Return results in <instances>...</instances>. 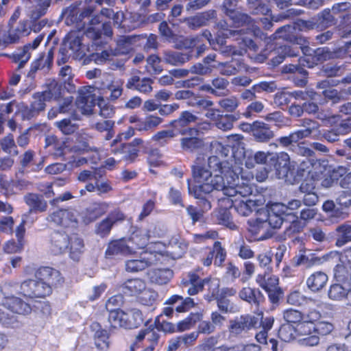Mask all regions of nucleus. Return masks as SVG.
<instances>
[{"label":"nucleus","instance_id":"1","mask_svg":"<svg viewBox=\"0 0 351 351\" xmlns=\"http://www.w3.org/2000/svg\"><path fill=\"white\" fill-rule=\"evenodd\" d=\"M193 175L198 184L191 186L189 184V192L200 200L202 210L210 209L211 204L206 195L213 190L223 191L224 195L228 197L238 195L237 184L226 185L223 177L216 174L213 178L212 173L199 165L193 167Z\"/></svg>","mask_w":351,"mask_h":351},{"label":"nucleus","instance_id":"2","mask_svg":"<svg viewBox=\"0 0 351 351\" xmlns=\"http://www.w3.org/2000/svg\"><path fill=\"white\" fill-rule=\"evenodd\" d=\"M269 156V164L274 167L279 179L284 180L287 184H295L304 176V169L295 168L294 165H291L287 153L282 152Z\"/></svg>","mask_w":351,"mask_h":351},{"label":"nucleus","instance_id":"3","mask_svg":"<svg viewBox=\"0 0 351 351\" xmlns=\"http://www.w3.org/2000/svg\"><path fill=\"white\" fill-rule=\"evenodd\" d=\"M79 213L73 208H57L51 212L46 220L47 222L64 228H76L79 223Z\"/></svg>","mask_w":351,"mask_h":351},{"label":"nucleus","instance_id":"4","mask_svg":"<svg viewBox=\"0 0 351 351\" xmlns=\"http://www.w3.org/2000/svg\"><path fill=\"white\" fill-rule=\"evenodd\" d=\"M213 286L219 288V283L210 278H201L194 272H189L182 278L180 282V287L182 291L186 292L189 295H194L202 291L204 287H207L208 290Z\"/></svg>","mask_w":351,"mask_h":351},{"label":"nucleus","instance_id":"5","mask_svg":"<svg viewBox=\"0 0 351 351\" xmlns=\"http://www.w3.org/2000/svg\"><path fill=\"white\" fill-rule=\"evenodd\" d=\"M237 290L233 287H223L219 291L218 288L213 289L210 295H207L205 298L210 302L213 299L217 301L219 310L223 313H231L235 311L236 305L230 299L236 295Z\"/></svg>","mask_w":351,"mask_h":351},{"label":"nucleus","instance_id":"6","mask_svg":"<svg viewBox=\"0 0 351 351\" xmlns=\"http://www.w3.org/2000/svg\"><path fill=\"white\" fill-rule=\"evenodd\" d=\"M198 120L199 118L196 114L189 110H185L180 113L177 119L170 123V126L173 128L171 130L176 132V136L178 134L182 136L195 134L199 133V130L196 128L190 127L189 125L196 123Z\"/></svg>","mask_w":351,"mask_h":351},{"label":"nucleus","instance_id":"7","mask_svg":"<svg viewBox=\"0 0 351 351\" xmlns=\"http://www.w3.org/2000/svg\"><path fill=\"white\" fill-rule=\"evenodd\" d=\"M26 23H7L0 28V49H4L10 44L16 43L20 35H28L25 29Z\"/></svg>","mask_w":351,"mask_h":351},{"label":"nucleus","instance_id":"8","mask_svg":"<svg viewBox=\"0 0 351 351\" xmlns=\"http://www.w3.org/2000/svg\"><path fill=\"white\" fill-rule=\"evenodd\" d=\"M258 324V317L250 314L242 315L230 320L228 330L233 337L241 336L256 328Z\"/></svg>","mask_w":351,"mask_h":351},{"label":"nucleus","instance_id":"9","mask_svg":"<svg viewBox=\"0 0 351 351\" xmlns=\"http://www.w3.org/2000/svg\"><path fill=\"white\" fill-rule=\"evenodd\" d=\"M162 254L156 252H144L141 253L139 259H130L125 263V271L130 273H136L156 265L160 261Z\"/></svg>","mask_w":351,"mask_h":351},{"label":"nucleus","instance_id":"10","mask_svg":"<svg viewBox=\"0 0 351 351\" xmlns=\"http://www.w3.org/2000/svg\"><path fill=\"white\" fill-rule=\"evenodd\" d=\"M308 42L304 38V43L299 45L300 47H293L289 45H282L276 48L274 51V56L271 61L274 66H277L282 63L286 57H295L299 56L301 50L304 55H311V49L307 45Z\"/></svg>","mask_w":351,"mask_h":351},{"label":"nucleus","instance_id":"11","mask_svg":"<svg viewBox=\"0 0 351 351\" xmlns=\"http://www.w3.org/2000/svg\"><path fill=\"white\" fill-rule=\"evenodd\" d=\"M21 293L29 298H44L51 293V288L38 279L24 280L21 285Z\"/></svg>","mask_w":351,"mask_h":351},{"label":"nucleus","instance_id":"12","mask_svg":"<svg viewBox=\"0 0 351 351\" xmlns=\"http://www.w3.org/2000/svg\"><path fill=\"white\" fill-rule=\"evenodd\" d=\"M60 47L62 52H67L74 59H82L86 56V47L82 39L75 34H69Z\"/></svg>","mask_w":351,"mask_h":351},{"label":"nucleus","instance_id":"13","mask_svg":"<svg viewBox=\"0 0 351 351\" xmlns=\"http://www.w3.org/2000/svg\"><path fill=\"white\" fill-rule=\"evenodd\" d=\"M307 23H288L279 28L276 32V37L282 38L295 45H302L304 37L300 35L302 27H306Z\"/></svg>","mask_w":351,"mask_h":351},{"label":"nucleus","instance_id":"14","mask_svg":"<svg viewBox=\"0 0 351 351\" xmlns=\"http://www.w3.org/2000/svg\"><path fill=\"white\" fill-rule=\"evenodd\" d=\"M35 277L51 288L62 285L63 278L59 271L50 267H41L35 273Z\"/></svg>","mask_w":351,"mask_h":351},{"label":"nucleus","instance_id":"15","mask_svg":"<svg viewBox=\"0 0 351 351\" xmlns=\"http://www.w3.org/2000/svg\"><path fill=\"white\" fill-rule=\"evenodd\" d=\"M133 254V247L128 244L126 238L113 240L107 246L105 256L107 258H114L119 256H129Z\"/></svg>","mask_w":351,"mask_h":351},{"label":"nucleus","instance_id":"16","mask_svg":"<svg viewBox=\"0 0 351 351\" xmlns=\"http://www.w3.org/2000/svg\"><path fill=\"white\" fill-rule=\"evenodd\" d=\"M351 41L347 42L344 46L335 51H330L328 47H320L313 51V60L323 62L330 59L339 58L350 51Z\"/></svg>","mask_w":351,"mask_h":351},{"label":"nucleus","instance_id":"17","mask_svg":"<svg viewBox=\"0 0 351 351\" xmlns=\"http://www.w3.org/2000/svg\"><path fill=\"white\" fill-rule=\"evenodd\" d=\"M98 97L93 93V87H84L79 90V95L76 99V104L84 113L91 114L93 108L97 104Z\"/></svg>","mask_w":351,"mask_h":351},{"label":"nucleus","instance_id":"18","mask_svg":"<svg viewBox=\"0 0 351 351\" xmlns=\"http://www.w3.org/2000/svg\"><path fill=\"white\" fill-rule=\"evenodd\" d=\"M70 236L64 231L56 230L50 236V250L55 255L66 252L69 246Z\"/></svg>","mask_w":351,"mask_h":351},{"label":"nucleus","instance_id":"19","mask_svg":"<svg viewBox=\"0 0 351 351\" xmlns=\"http://www.w3.org/2000/svg\"><path fill=\"white\" fill-rule=\"evenodd\" d=\"M47 101L45 97L40 92L36 93L32 96V101L29 106H25L21 110V114L23 119H31L38 115L41 111L45 109Z\"/></svg>","mask_w":351,"mask_h":351},{"label":"nucleus","instance_id":"20","mask_svg":"<svg viewBox=\"0 0 351 351\" xmlns=\"http://www.w3.org/2000/svg\"><path fill=\"white\" fill-rule=\"evenodd\" d=\"M44 34L38 36L32 43L25 45L23 49H19L18 52L13 55L14 62L19 63V70L23 68L26 62L29 60L31 51L38 47L44 38Z\"/></svg>","mask_w":351,"mask_h":351},{"label":"nucleus","instance_id":"21","mask_svg":"<svg viewBox=\"0 0 351 351\" xmlns=\"http://www.w3.org/2000/svg\"><path fill=\"white\" fill-rule=\"evenodd\" d=\"M332 252L326 254L322 257L317 256L315 253L310 252L306 254H300L293 258L295 266L304 265L306 268H311L315 265H319L328 261Z\"/></svg>","mask_w":351,"mask_h":351},{"label":"nucleus","instance_id":"22","mask_svg":"<svg viewBox=\"0 0 351 351\" xmlns=\"http://www.w3.org/2000/svg\"><path fill=\"white\" fill-rule=\"evenodd\" d=\"M90 25H101L99 27L91 26L86 29L84 34L92 39L94 44L99 45L103 36L111 37L112 36V29L110 23H90Z\"/></svg>","mask_w":351,"mask_h":351},{"label":"nucleus","instance_id":"23","mask_svg":"<svg viewBox=\"0 0 351 351\" xmlns=\"http://www.w3.org/2000/svg\"><path fill=\"white\" fill-rule=\"evenodd\" d=\"M252 136L257 142L266 143L274 137V132L268 124L256 121L250 125Z\"/></svg>","mask_w":351,"mask_h":351},{"label":"nucleus","instance_id":"24","mask_svg":"<svg viewBox=\"0 0 351 351\" xmlns=\"http://www.w3.org/2000/svg\"><path fill=\"white\" fill-rule=\"evenodd\" d=\"M198 136L199 133L182 136L180 140V148L182 152L193 154L203 149L204 147V141Z\"/></svg>","mask_w":351,"mask_h":351},{"label":"nucleus","instance_id":"25","mask_svg":"<svg viewBox=\"0 0 351 351\" xmlns=\"http://www.w3.org/2000/svg\"><path fill=\"white\" fill-rule=\"evenodd\" d=\"M248 230L258 240H265L271 238L274 231L270 230L265 219L257 218L254 221L249 222Z\"/></svg>","mask_w":351,"mask_h":351},{"label":"nucleus","instance_id":"26","mask_svg":"<svg viewBox=\"0 0 351 351\" xmlns=\"http://www.w3.org/2000/svg\"><path fill=\"white\" fill-rule=\"evenodd\" d=\"M284 73L293 74V81L297 86L303 87L307 84L308 71L300 64H289L282 67Z\"/></svg>","mask_w":351,"mask_h":351},{"label":"nucleus","instance_id":"27","mask_svg":"<svg viewBox=\"0 0 351 351\" xmlns=\"http://www.w3.org/2000/svg\"><path fill=\"white\" fill-rule=\"evenodd\" d=\"M238 0H223L222 9L224 14L233 22H250L251 17L233 8L237 5Z\"/></svg>","mask_w":351,"mask_h":351},{"label":"nucleus","instance_id":"28","mask_svg":"<svg viewBox=\"0 0 351 351\" xmlns=\"http://www.w3.org/2000/svg\"><path fill=\"white\" fill-rule=\"evenodd\" d=\"M154 80L149 77L141 79L139 76L134 75L130 77L126 83V88L134 89L144 94H148L153 90Z\"/></svg>","mask_w":351,"mask_h":351},{"label":"nucleus","instance_id":"29","mask_svg":"<svg viewBox=\"0 0 351 351\" xmlns=\"http://www.w3.org/2000/svg\"><path fill=\"white\" fill-rule=\"evenodd\" d=\"M45 147L49 153L58 158L64 156L67 146L64 140L58 138L54 135H50L45 138Z\"/></svg>","mask_w":351,"mask_h":351},{"label":"nucleus","instance_id":"30","mask_svg":"<svg viewBox=\"0 0 351 351\" xmlns=\"http://www.w3.org/2000/svg\"><path fill=\"white\" fill-rule=\"evenodd\" d=\"M120 138L121 136H119L112 141L111 152L114 154H121L122 159L133 160L137 156L138 149L132 145V144L128 143H121L120 145L117 146V143L120 141Z\"/></svg>","mask_w":351,"mask_h":351},{"label":"nucleus","instance_id":"31","mask_svg":"<svg viewBox=\"0 0 351 351\" xmlns=\"http://www.w3.org/2000/svg\"><path fill=\"white\" fill-rule=\"evenodd\" d=\"M141 38H144L142 35H129L121 36L117 42V47L115 48V55H125L132 50V45L139 40Z\"/></svg>","mask_w":351,"mask_h":351},{"label":"nucleus","instance_id":"32","mask_svg":"<svg viewBox=\"0 0 351 351\" xmlns=\"http://www.w3.org/2000/svg\"><path fill=\"white\" fill-rule=\"evenodd\" d=\"M23 199L25 204L29 207L31 213H43L47 210V202L43 199V195L29 193L26 194Z\"/></svg>","mask_w":351,"mask_h":351},{"label":"nucleus","instance_id":"33","mask_svg":"<svg viewBox=\"0 0 351 351\" xmlns=\"http://www.w3.org/2000/svg\"><path fill=\"white\" fill-rule=\"evenodd\" d=\"M96 84L98 88L102 92L101 94H106L108 91H110L109 96L106 97V99L110 101H114L117 100L123 94V88L121 85L115 84L112 81L105 83L101 80L97 81Z\"/></svg>","mask_w":351,"mask_h":351},{"label":"nucleus","instance_id":"34","mask_svg":"<svg viewBox=\"0 0 351 351\" xmlns=\"http://www.w3.org/2000/svg\"><path fill=\"white\" fill-rule=\"evenodd\" d=\"M328 280L327 274L322 271H317L311 274L306 279L307 287L313 292L321 291L326 285Z\"/></svg>","mask_w":351,"mask_h":351},{"label":"nucleus","instance_id":"35","mask_svg":"<svg viewBox=\"0 0 351 351\" xmlns=\"http://www.w3.org/2000/svg\"><path fill=\"white\" fill-rule=\"evenodd\" d=\"M149 235L148 231L144 229H138L132 232L131 236L126 238L128 244L133 247V254L136 250L144 248L148 243Z\"/></svg>","mask_w":351,"mask_h":351},{"label":"nucleus","instance_id":"36","mask_svg":"<svg viewBox=\"0 0 351 351\" xmlns=\"http://www.w3.org/2000/svg\"><path fill=\"white\" fill-rule=\"evenodd\" d=\"M69 252V257L74 261L78 262L84 252V242L77 234L70 236Z\"/></svg>","mask_w":351,"mask_h":351},{"label":"nucleus","instance_id":"37","mask_svg":"<svg viewBox=\"0 0 351 351\" xmlns=\"http://www.w3.org/2000/svg\"><path fill=\"white\" fill-rule=\"evenodd\" d=\"M44 90L40 92L47 101L58 99L62 93V84L54 79H47L43 86Z\"/></svg>","mask_w":351,"mask_h":351},{"label":"nucleus","instance_id":"38","mask_svg":"<svg viewBox=\"0 0 351 351\" xmlns=\"http://www.w3.org/2000/svg\"><path fill=\"white\" fill-rule=\"evenodd\" d=\"M284 213L280 209V204H276L268 211L265 221L270 230L278 229L284 221Z\"/></svg>","mask_w":351,"mask_h":351},{"label":"nucleus","instance_id":"39","mask_svg":"<svg viewBox=\"0 0 351 351\" xmlns=\"http://www.w3.org/2000/svg\"><path fill=\"white\" fill-rule=\"evenodd\" d=\"M91 328L95 331L93 336L96 347L101 351L106 350L109 347V335L107 331L101 328L98 323H93Z\"/></svg>","mask_w":351,"mask_h":351},{"label":"nucleus","instance_id":"40","mask_svg":"<svg viewBox=\"0 0 351 351\" xmlns=\"http://www.w3.org/2000/svg\"><path fill=\"white\" fill-rule=\"evenodd\" d=\"M165 304L174 306L177 305L176 310L178 313L186 312L191 308L193 307L195 302L193 299L187 297L184 298L183 296L179 295H173L165 302Z\"/></svg>","mask_w":351,"mask_h":351},{"label":"nucleus","instance_id":"41","mask_svg":"<svg viewBox=\"0 0 351 351\" xmlns=\"http://www.w3.org/2000/svg\"><path fill=\"white\" fill-rule=\"evenodd\" d=\"M241 300L258 306L264 301V296L258 289L244 287L239 292Z\"/></svg>","mask_w":351,"mask_h":351},{"label":"nucleus","instance_id":"42","mask_svg":"<svg viewBox=\"0 0 351 351\" xmlns=\"http://www.w3.org/2000/svg\"><path fill=\"white\" fill-rule=\"evenodd\" d=\"M160 335L154 328H146L139 332L138 335L136 336V339L134 346H138L139 343L146 341L147 345L153 346L155 347L158 344Z\"/></svg>","mask_w":351,"mask_h":351},{"label":"nucleus","instance_id":"43","mask_svg":"<svg viewBox=\"0 0 351 351\" xmlns=\"http://www.w3.org/2000/svg\"><path fill=\"white\" fill-rule=\"evenodd\" d=\"M145 288V282L139 278L128 280L120 286V289L124 294L130 295L142 293Z\"/></svg>","mask_w":351,"mask_h":351},{"label":"nucleus","instance_id":"44","mask_svg":"<svg viewBox=\"0 0 351 351\" xmlns=\"http://www.w3.org/2000/svg\"><path fill=\"white\" fill-rule=\"evenodd\" d=\"M124 328L132 329L138 327L143 322L142 313L140 310L132 308L124 311Z\"/></svg>","mask_w":351,"mask_h":351},{"label":"nucleus","instance_id":"45","mask_svg":"<svg viewBox=\"0 0 351 351\" xmlns=\"http://www.w3.org/2000/svg\"><path fill=\"white\" fill-rule=\"evenodd\" d=\"M108 208L106 203H95L86 208V216L84 218L85 224H88L104 215Z\"/></svg>","mask_w":351,"mask_h":351},{"label":"nucleus","instance_id":"46","mask_svg":"<svg viewBox=\"0 0 351 351\" xmlns=\"http://www.w3.org/2000/svg\"><path fill=\"white\" fill-rule=\"evenodd\" d=\"M186 241L179 236H174L169 240L170 252L175 258H181L188 249Z\"/></svg>","mask_w":351,"mask_h":351},{"label":"nucleus","instance_id":"47","mask_svg":"<svg viewBox=\"0 0 351 351\" xmlns=\"http://www.w3.org/2000/svg\"><path fill=\"white\" fill-rule=\"evenodd\" d=\"M150 280L156 284H167L173 276V271L169 269H156L149 273Z\"/></svg>","mask_w":351,"mask_h":351},{"label":"nucleus","instance_id":"48","mask_svg":"<svg viewBox=\"0 0 351 351\" xmlns=\"http://www.w3.org/2000/svg\"><path fill=\"white\" fill-rule=\"evenodd\" d=\"M8 308L12 312L21 315H27L31 313L30 305L21 298H12L7 302Z\"/></svg>","mask_w":351,"mask_h":351},{"label":"nucleus","instance_id":"49","mask_svg":"<svg viewBox=\"0 0 351 351\" xmlns=\"http://www.w3.org/2000/svg\"><path fill=\"white\" fill-rule=\"evenodd\" d=\"M193 53V51L191 52ZM193 54L182 53L176 51H165L164 61L169 64L177 66L189 61Z\"/></svg>","mask_w":351,"mask_h":351},{"label":"nucleus","instance_id":"50","mask_svg":"<svg viewBox=\"0 0 351 351\" xmlns=\"http://www.w3.org/2000/svg\"><path fill=\"white\" fill-rule=\"evenodd\" d=\"M240 118L239 114H221L217 120L215 125L217 128L228 131L233 128V124Z\"/></svg>","mask_w":351,"mask_h":351},{"label":"nucleus","instance_id":"51","mask_svg":"<svg viewBox=\"0 0 351 351\" xmlns=\"http://www.w3.org/2000/svg\"><path fill=\"white\" fill-rule=\"evenodd\" d=\"M108 315V322L110 324V331L119 328H124V311L117 309L110 308Z\"/></svg>","mask_w":351,"mask_h":351},{"label":"nucleus","instance_id":"52","mask_svg":"<svg viewBox=\"0 0 351 351\" xmlns=\"http://www.w3.org/2000/svg\"><path fill=\"white\" fill-rule=\"evenodd\" d=\"M337 238L336 245L341 247L349 241H351V226L341 224L336 228Z\"/></svg>","mask_w":351,"mask_h":351},{"label":"nucleus","instance_id":"53","mask_svg":"<svg viewBox=\"0 0 351 351\" xmlns=\"http://www.w3.org/2000/svg\"><path fill=\"white\" fill-rule=\"evenodd\" d=\"M163 121V119L155 115H149L136 124V129L139 131H149L156 128Z\"/></svg>","mask_w":351,"mask_h":351},{"label":"nucleus","instance_id":"54","mask_svg":"<svg viewBox=\"0 0 351 351\" xmlns=\"http://www.w3.org/2000/svg\"><path fill=\"white\" fill-rule=\"evenodd\" d=\"M81 5V1H75L69 7L64 8L60 16L59 21L64 20L65 22H79L78 21V6Z\"/></svg>","mask_w":351,"mask_h":351},{"label":"nucleus","instance_id":"55","mask_svg":"<svg viewBox=\"0 0 351 351\" xmlns=\"http://www.w3.org/2000/svg\"><path fill=\"white\" fill-rule=\"evenodd\" d=\"M228 162H223L220 160L218 156H213L208 158V167H209V171L212 173V177L213 178L216 174H221L223 171V167L225 166H228ZM196 165H199L200 164L196 162ZM195 166V165H194ZM202 167V165H201ZM203 167V166H202ZM206 169V168L204 167ZM207 170V169H206Z\"/></svg>","mask_w":351,"mask_h":351},{"label":"nucleus","instance_id":"56","mask_svg":"<svg viewBox=\"0 0 351 351\" xmlns=\"http://www.w3.org/2000/svg\"><path fill=\"white\" fill-rule=\"evenodd\" d=\"M158 29L161 36L169 40L177 39L180 34L177 23H160Z\"/></svg>","mask_w":351,"mask_h":351},{"label":"nucleus","instance_id":"57","mask_svg":"<svg viewBox=\"0 0 351 351\" xmlns=\"http://www.w3.org/2000/svg\"><path fill=\"white\" fill-rule=\"evenodd\" d=\"M218 66L220 68L221 74L227 76L237 74L241 69V64L239 60L230 62H219Z\"/></svg>","mask_w":351,"mask_h":351},{"label":"nucleus","instance_id":"58","mask_svg":"<svg viewBox=\"0 0 351 351\" xmlns=\"http://www.w3.org/2000/svg\"><path fill=\"white\" fill-rule=\"evenodd\" d=\"M295 327L289 323L282 324L278 330L279 338L285 342H289L295 338Z\"/></svg>","mask_w":351,"mask_h":351},{"label":"nucleus","instance_id":"59","mask_svg":"<svg viewBox=\"0 0 351 351\" xmlns=\"http://www.w3.org/2000/svg\"><path fill=\"white\" fill-rule=\"evenodd\" d=\"M334 276L339 282L347 281L351 277V265L343 263L337 264L334 269Z\"/></svg>","mask_w":351,"mask_h":351},{"label":"nucleus","instance_id":"60","mask_svg":"<svg viewBox=\"0 0 351 351\" xmlns=\"http://www.w3.org/2000/svg\"><path fill=\"white\" fill-rule=\"evenodd\" d=\"M0 145L2 150L10 156H17L19 153L12 134L4 137L0 143Z\"/></svg>","mask_w":351,"mask_h":351},{"label":"nucleus","instance_id":"61","mask_svg":"<svg viewBox=\"0 0 351 351\" xmlns=\"http://www.w3.org/2000/svg\"><path fill=\"white\" fill-rule=\"evenodd\" d=\"M97 106L99 108V115L104 119L112 118L115 113V108L104 99L103 97H98Z\"/></svg>","mask_w":351,"mask_h":351},{"label":"nucleus","instance_id":"62","mask_svg":"<svg viewBox=\"0 0 351 351\" xmlns=\"http://www.w3.org/2000/svg\"><path fill=\"white\" fill-rule=\"evenodd\" d=\"M114 126V121L110 119L104 121L98 122L94 125V128L99 132H107L106 136V140L111 139L114 135L113 128Z\"/></svg>","mask_w":351,"mask_h":351},{"label":"nucleus","instance_id":"63","mask_svg":"<svg viewBox=\"0 0 351 351\" xmlns=\"http://www.w3.org/2000/svg\"><path fill=\"white\" fill-rule=\"evenodd\" d=\"M212 85L217 92L216 96L222 97L228 94L229 82L221 77H217L212 80Z\"/></svg>","mask_w":351,"mask_h":351},{"label":"nucleus","instance_id":"64","mask_svg":"<svg viewBox=\"0 0 351 351\" xmlns=\"http://www.w3.org/2000/svg\"><path fill=\"white\" fill-rule=\"evenodd\" d=\"M239 101L236 97H225L219 101V106L227 112H234L238 108Z\"/></svg>","mask_w":351,"mask_h":351}]
</instances>
